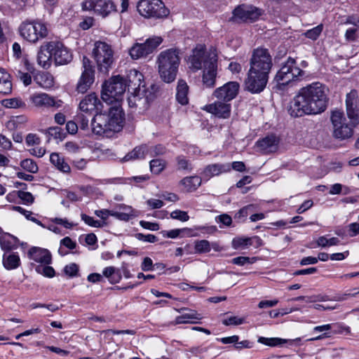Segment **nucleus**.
I'll return each instance as SVG.
<instances>
[{
    "instance_id": "f257e3e1",
    "label": "nucleus",
    "mask_w": 359,
    "mask_h": 359,
    "mask_svg": "<svg viewBox=\"0 0 359 359\" xmlns=\"http://www.w3.org/2000/svg\"><path fill=\"white\" fill-rule=\"evenodd\" d=\"M328 100L326 86L320 82H313L299 90L288 111L294 118L319 114L326 110Z\"/></svg>"
},
{
    "instance_id": "f03ea898",
    "label": "nucleus",
    "mask_w": 359,
    "mask_h": 359,
    "mask_svg": "<svg viewBox=\"0 0 359 359\" xmlns=\"http://www.w3.org/2000/svg\"><path fill=\"white\" fill-rule=\"evenodd\" d=\"M156 63L161 79L165 83H172L177 77L180 64L179 50L169 48L161 52L158 55Z\"/></svg>"
},
{
    "instance_id": "7ed1b4c3",
    "label": "nucleus",
    "mask_w": 359,
    "mask_h": 359,
    "mask_svg": "<svg viewBox=\"0 0 359 359\" xmlns=\"http://www.w3.org/2000/svg\"><path fill=\"white\" fill-rule=\"evenodd\" d=\"M125 79L120 75L114 76L102 85L101 97L108 104H112L121 100L126 90Z\"/></svg>"
},
{
    "instance_id": "20e7f679",
    "label": "nucleus",
    "mask_w": 359,
    "mask_h": 359,
    "mask_svg": "<svg viewBox=\"0 0 359 359\" xmlns=\"http://www.w3.org/2000/svg\"><path fill=\"white\" fill-rule=\"evenodd\" d=\"M92 54L99 72L107 74L114 63V51L111 45L97 41L94 43Z\"/></svg>"
},
{
    "instance_id": "39448f33",
    "label": "nucleus",
    "mask_w": 359,
    "mask_h": 359,
    "mask_svg": "<svg viewBox=\"0 0 359 359\" xmlns=\"http://www.w3.org/2000/svg\"><path fill=\"white\" fill-rule=\"evenodd\" d=\"M330 120L333 128L332 135L335 139L344 140L353 136V128L357 125H353L352 122L348 123L342 111H332Z\"/></svg>"
},
{
    "instance_id": "423d86ee",
    "label": "nucleus",
    "mask_w": 359,
    "mask_h": 359,
    "mask_svg": "<svg viewBox=\"0 0 359 359\" xmlns=\"http://www.w3.org/2000/svg\"><path fill=\"white\" fill-rule=\"evenodd\" d=\"M18 30L24 39L33 43L46 38L48 35L46 25L38 20L22 22Z\"/></svg>"
},
{
    "instance_id": "0eeeda50",
    "label": "nucleus",
    "mask_w": 359,
    "mask_h": 359,
    "mask_svg": "<svg viewBox=\"0 0 359 359\" xmlns=\"http://www.w3.org/2000/svg\"><path fill=\"white\" fill-rule=\"evenodd\" d=\"M139 13L147 18H166L170 11L161 0H140L137 6Z\"/></svg>"
},
{
    "instance_id": "6e6552de",
    "label": "nucleus",
    "mask_w": 359,
    "mask_h": 359,
    "mask_svg": "<svg viewBox=\"0 0 359 359\" xmlns=\"http://www.w3.org/2000/svg\"><path fill=\"white\" fill-rule=\"evenodd\" d=\"M304 74V71L297 66L296 60L290 57L281 65L274 79L278 84L285 86L302 76Z\"/></svg>"
},
{
    "instance_id": "1a4fd4ad",
    "label": "nucleus",
    "mask_w": 359,
    "mask_h": 359,
    "mask_svg": "<svg viewBox=\"0 0 359 359\" xmlns=\"http://www.w3.org/2000/svg\"><path fill=\"white\" fill-rule=\"evenodd\" d=\"M272 67V56L268 49L258 48L253 50L250 60L249 69L269 75Z\"/></svg>"
},
{
    "instance_id": "9d476101",
    "label": "nucleus",
    "mask_w": 359,
    "mask_h": 359,
    "mask_svg": "<svg viewBox=\"0 0 359 359\" xmlns=\"http://www.w3.org/2000/svg\"><path fill=\"white\" fill-rule=\"evenodd\" d=\"M161 36H154L147 39L144 43H136L130 49L129 54L133 60L147 57L153 53L162 43Z\"/></svg>"
},
{
    "instance_id": "9b49d317",
    "label": "nucleus",
    "mask_w": 359,
    "mask_h": 359,
    "mask_svg": "<svg viewBox=\"0 0 359 359\" xmlns=\"http://www.w3.org/2000/svg\"><path fill=\"white\" fill-rule=\"evenodd\" d=\"M81 8L84 11H93L102 18L116 11V6L112 0H84L81 3Z\"/></svg>"
},
{
    "instance_id": "f8f14e48",
    "label": "nucleus",
    "mask_w": 359,
    "mask_h": 359,
    "mask_svg": "<svg viewBox=\"0 0 359 359\" xmlns=\"http://www.w3.org/2000/svg\"><path fill=\"white\" fill-rule=\"evenodd\" d=\"M128 97L130 108L138 110L139 113L146 111L149 102L155 97L154 94L146 90L144 88L136 92H130Z\"/></svg>"
},
{
    "instance_id": "ddd939ff",
    "label": "nucleus",
    "mask_w": 359,
    "mask_h": 359,
    "mask_svg": "<svg viewBox=\"0 0 359 359\" xmlns=\"http://www.w3.org/2000/svg\"><path fill=\"white\" fill-rule=\"evenodd\" d=\"M269 79V75L249 69L245 81V88L251 93H260L265 89Z\"/></svg>"
},
{
    "instance_id": "4468645a",
    "label": "nucleus",
    "mask_w": 359,
    "mask_h": 359,
    "mask_svg": "<svg viewBox=\"0 0 359 359\" xmlns=\"http://www.w3.org/2000/svg\"><path fill=\"white\" fill-rule=\"evenodd\" d=\"M83 72L76 85V91L85 93L90 88L95 80V70L91 61L86 56L82 60Z\"/></svg>"
},
{
    "instance_id": "2eb2a0df",
    "label": "nucleus",
    "mask_w": 359,
    "mask_h": 359,
    "mask_svg": "<svg viewBox=\"0 0 359 359\" xmlns=\"http://www.w3.org/2000/svg\"><path fill=\"white\" fill-rule=\"evenodd\" d=\"M48 49L50 50L53 54V60L56 65H63L69 63L73 55L69 48L59 41L48 42Z\"/></svg>"
},
{
    "instance_id": "dca6fc26",
    "label": "nucleus",
    "mask_w": 359,
    "mask_h": 359,
    "mask_svg": "<svg viewBox=\"0 0 359 359\" xmlns=\"http://www.w3.org/2000/svg\"><path fill=\"white\" fill-rule=\"evenodd\" d=\"M211 58L212 55L208 54L204 46L197 45L189 57V68L194 71L201 69L207 66V63Z\"/></svg>"
},
{
    "instance_id": "f3484780",
    "label": "nucleus",
    "mask_w": 359,
    "mask_h": 359,
    "mask_svg": "<svg viewBox=\"0 0 359 359\" xmlns=\"http://www.w3.org/2000/svg\"><path fill=\"white\" fill-rule=\"evenodd\" d=\"M346 111L350 122L359 124V96L358 92L353 89L346 95Z\"/></svg>"
},
{
    "instance_id": "a211bd4d",
    "label": "nucleus",
    "mask_w": 359,
    "mask_h": 359,
    "mask_svg": "<svg viewBox=\"0 0 359 359\" xmlns=\"http://www.w3.org/2000/svg\"><path fill=\"white\" fill-rule=\"evenodd\" d=\"M233 18L242 22H252L259 19L262 11L252 5L238 6L233 11Z\"/></svg>"
},
{
    "instance_id": "6ab92c4d",
    "label": "nucleus",
    "mask_w": 359,
    "mask_h": 359,
    "mask_svg": "<svg viewBox=\"0 0 359 359\" xmlns=\"http://www.w3.org/2000/svg\"><path fill=\"white\" fill-rule=\"evenodd\" d=\"M240 85L236 81H229L215 89L212 93L217 100L229 103L238 95Z\"/></svg>"
},
{
    "instance_id": "aec40b11",
    "label": "nucleus",
    "mask_w": 359,
    "mask_h": 359,
    "mask_svg": "<svg viewBox=\"0 0 359 359\" xmlns=\"http://www.w3.org/2000/svg\"><path fill=\"white\" fill-rule=\"evenodd\" d=\"M203 109L218 118H229L231 114V104L230 103L219 100L206 104Z\"/></svg>"
},
{
    "instance_id": "412c9836",
    "label": "nucleus",
    "mask_w": 359,
    "mask_h": 359,
    "mask_svg": "<svg viewBox=\"0 0 359 359\" xmlns=\"http://www.w3.org/2000/svg\"><path fill=\"white\" fill-rule=\"evenodd\" d=\"M106 116L109 131L118 132L122 129L125 120L122 109L117 107H111Z\"/></svg>"
},
{
    "instance_id": "4be33fe9",
    "label": "nucleus",
    "mask_w": 359,
    "mask_h": 359,
    "mask_svg": "<svg viewBox=\"0 0 359 359\" xmlns=\"http://www.w3.org/2000/svg\"><path fill=\"white\" fill-rule=\"evenodd\" d=\"M204 67L202 81L206 88H213L215 86L216 78L217 74V59L216 55H212V58Z\"/></svg>"
},
{
    "instance_id": "5701e85b",
    "label": "nucleus",
    "mask_w": 359,
    "mask_h": 359,
    "mask_svg": "<svg viewBox=\"0 0 359 359\" xmlns=\"http://www.w3.org/2000/svg\"><path fill=\"white\" fill-rule=\"evenodd\" d=\"M102 104L95 93H91L86 95L79 104V109L81 111L89 114L93 116L98 114L101 111L100 107Z\"/></svg>"
},
{
    "instance_id": "b1692460",
    "label": "nucleus",
    "mask_w": 359,
    "mask_h": 359,
    "mask_svg": "<svg viewBox=\"0 0 359 359\" xmlns=\"http://www.w3.org/2000/svg\"><path fill=\"white\" fill-rule=\"evenodd\" d=\"M279 139L275 135H267L256 142L255 146L262 154H269L277 151Z\"/></svg>"
},
{
    "instance_id": "393cba45",
    "label": "nucleus",
    "mask_w": 359,
    "mask_h": 359,
    "mask_svg": "<svg viewBox=\"0 0 359 359\" xmlns=\"http://www.w3.org/2000/svg\"><path fill=\"white\" fill-rule=\"evenodd\" d=\"M126 83V89H128V93L130 92H136L142 90L141 88H144V86L142 85L144 76L142 74L136 69H130L125 78Z\"/></svg>"
},
{
    "instance_id": "a878e982",
    "label": "nucleus",
    "mask_w": 359,
    "mask_h": 359,
    "mask_svg": "<svg viewBox=\"0 0 359 359\" xmlns=\"http://www.w3.org/2000/svg\"><path fill=\"white\" fill-rule=\"evenodd\" d=\"M231 171L230 163H213L205 166L203 171L201 172V177L205 180L208 181L215 176H218L220 174L229 172Z\"/></svg>"
},
{
    "instance_id": "bb28decb",
    "label": "nucleus",
    "mask_w": 359,
    "mask_h": 359,
    "mask_svg": "<svg viewBox=\"0 0 359 359\" xmlns=\"http://www.w3.org/2000/svg\"><path fill=\"white\" fill-rule=\"evenodd\" d=\"M28 256L31 259L42 264H49L51 263V254L46 249L32 247L28 251Z\"/></svg>"
},
{
    "instance_id": "cd10ccee",
    "label": "nucleus",
    "mask_w": 359,
    "mask_h": 359,
    "mask_svg": "<svg viewBox=\"0 0 359 359\" xmlns=\"http://www.w3.org/2000/svg\"><path fill=\"white\" fill-rule=\"evenodd\" d=\"M30 100L37 107H55L58 108L61 106V104L56 102L52 97L46 93L33 94L30 96Z\"/></svg>"
},
{
    "instance_id": "c85d7f7f",
    "label": "nucleus",
    "mask_w": 359,
    "mask_h": 359,
    "mask_svg": "<svg viewBox=\"0 0 359 359\" xmlns=\"http://www.w3.org/2000/svg\"><path fill=\"white\" fill-rule=\"evenodd\" d=\"M104 114H97L91 119L92 131L97 135H104L109 131Z\"/></svg>"
},
{
    "instance_id": "c756f323",
    "label": "nucleus",
    "mask_w": 359,
    "mask_h": 359,
    "mask_svg": "<svg viewBox=\"0 0 359 359\" xmlns=\"http://www.w3.org/2000/svg\"><path fill=\"white\" fill-rule=\"evenodd\" d=\"M48 42L40 47L37 55V62L39 65L44 69L50 67L53 60V54L50 49H48Z\"/></svg>"
},
{
    "instance_id": "7c9ffc66",
    "label": "nucleus",
    "mask_w": 359,
    "mask_h": 359,
    "mask_svg": "<svg viewBox=\"0 0 359 359\" xmlns=\"http://www.w3.org/2000/svg\"><path fill=\"white\" fill-rule=\"evenodd\" d=\"M117 208L120 210H122V212L113 210L112 217L118 220L128 222L136 217L135 210L131 206L125 204H118Z\"/></svg>"
},
{
    "instance_id": "2f4dec72",
    "label": "nucleus",
    "mask_w": 359,
    "mask_h": 359,
    "mask_svg": "<svg viewBox=\"0 0 359 359\" xmlns=\"http://www.w3.org/2000/svg\"><path fill=\"white\" fill-rule=\"evenodd\" d=\"M2 264L6 270H14L21 264L20 256L18 252H4L2 258Z\"/></svg>"
},
{
    "instance_id": "473e14b6",
    "label": "nucleus",
    "mask_w": 359,
    "mask_h": 359,
    "mask_svg": "<svg viewBox=\"0 0 359 359\" xmlns=\"http://www.w3.org/2000/svg\"><path fill=\"white\" fill-rule=\"evenodd\" d=\"M19 242L17 237L10 233H5L0 236V246L5 252H10L11 250L17 249Z\"/></svg>"
},
{
    "instance_id": "72a5a7b5",
    "label": "nucleus",
    "mask_w": 359,
    "mask_h": 359,
    "mask_svg": "<svg viewBox=\"0 0 359 359\" xmlns=\"http://www.w3.org/2000/svg\"><path fill=\"white\" fill-rule=\"evenodd\" d=\"M202 177L197 175L185 177L180 180V184L183 186L184 191L192 192L196 191L201 184Z\"/></svg>"
},
{
    "instance_id": "f704fd0d",
    "label": "nucleus",
    "mask_w": 359,
    "mask_h": 359,
    "mask_svg": "<svg viewBox=\"0 0 359 359\" xmlns=\"http://www.w3.org/2000/svg\"><path fill=\"white\" fill-rule=\"evenodd\" d=\"M300 341L301 338H296L294 339L287 340L278 337L267 338L264 337H259L257 340L259 343L271 347L280 346L287 342H290V344L292 345Z\"/></svg>"
},
{
    "instance_id": "c9c22d12",
    "label": "nucleus",
    "mask_w": 359,
    "mask_h": 359,
    "mask_svg": "<svg viewBox=\"0 0 359 359\" xmlns=\"http://www.w3.org/2000/svg\"><path fill=\"white\" fill-rule=\"evenodd\" d=\"M212 349V346H205L203 345L198 346H193L189 349V352L194 355L199 357L201 359H213L216 357V353H210Z\"/></svg>"
},
{
    "instance_id": "e433bc0d",
    "label": "nucleus",
    "mask_w": 359,
    "mask_h": 359,
    "mask_svg": "<svg viewBox=\"0 0 359 359\" xmlns=\"http://www.w3.org/2000/svg\"><path fill=\"white\" fill-rule=\"evenodd\" d=\"M176 100L182 105L189 103V86L184 80L180 79L177 82Z\"/></svg>"
},
{
    "instance_id": "4c0bfd02",
    "label": "nucleus",
    "mask_w": 359,
    "mask_h": 359,
    "mask_svg": "<svg viewBox=\"0 0 359 359\" xmlns=\"http://www.w3.org/2000/svg\"><path fill=\"white\" fill-rule=\"evenodd\" d=\"M50 163L60 171L65 173H69L71 168L64 157L57 153H52L50 156Z\"/></svg>"
},
{
    "instance_id": "58836bf2",
    "label": "nucleus",
    "mask_w": 359,
    "mask_h": 359,
    "mask_svg": "<svg viewBox=\"0 0 359 359\" xmlns=\"http://www.w3.org/2000/svg\"><path fill=\"white\" fill-rule=\"evenodd\" d=\"M147 154H149V147L145 144L140 145L135 147L132 151L128 153L123 157V161H128L130 160L144 158Z\"/></svg>"
},
{
    "instance_id": "ea45409f",
    "label": "nucleus",
    "mask_w": 359,
    "mask_h": 359,
    "mask_svg": "<svg viewBox=\"0 0 359 359\" xmlns=\"http://www.w3.org/2000/svg\"><path fill=\"white\" fill-rule=\"evenodd\" d=\"M12 92L11 76L4 69L0 68V93L8 95Z\"/></svg>"
},
{
    "instance_id": "a19ab883",
    "label": "nucleus",
    "mask_w": 359,
    "mask_h": 359,
    "mask_svg": "<svg viewBox=\"0 0 359 359\" xmlns=\"http://www.w3.org/2000/svg\"><path fill=\"white\" fill-rule=\"evenodd\" d=\"M102 274L107 278L111 284H116L121 281V274L118 269L114 266H107L102 271Z\"/></svg>"
},
{
    "instance_id": "79ce46f5",
    "label": "nucleus",
    "mask_w": 359,
    "mask_h": 359,
    "mask_svg": "<svg viewBox=\"0 0 359 359\" xmlns=\"http://www.w3.org/2000/svg\"><path fill=\"white\" fill-rule=\"evenodd\" d=\"M201 316L194 311H191L189 313H184L175 318V323L177 324L182 323H194L196 320H201Z\"/></svg>"
},
{
    "instance_id": "37998d69",
    "label": "nucleus",
    "mask_w": 359,
    "mask_h": 359,
    "mask_svg": "<svg viewBox=\"0 0 359 359\" xmlns=\"http://www.w3.org/2000/svg\"><path fill=\"white\" fill-rule=\"evenodd\" d=\"M34 80L41 87L48 88L53 84V79L48 73H39L34 76Z\"/></svg>"
},
{
    "instance_id": "c03bdc74",
    "label": "nucleus",
    "mask_w": 359,
    "mask_h": 359,
    "mask_svg": "<svg viewBox=\"0 0 359 359\" xmlns=\"http://www.w3.org/2000/svg\"><path fill=\"white\" fill-rule=\"evenodd\" d=\"M150 170L155 175H159L166 167V161L161 158H155L150 161Z\"/></svg>"
},
{
    "instance_id": "a18cd8bd",
    "label": "nucleus",
    "mask_w": 359,
    "mask_h": 359,
    "mask_svg": "<svg viewBox=\"0 0 359 359\" xmlns=\"http://www.w3.org/2000/svg\"><path fill=\"white\" fill-rule=\"evenodd\" d=\"M2 104L6 108H25L26 104L20 97H13L2 100Z\"/></svg>"
},
{
    "instance_id": "49530a36",
    "label": "nucleus",
    "mask_w": 359,
    "mask_h": 359,
    "mask_svg": "<svg viewBox=\"0 0 359 359\" xmlns=\"http://www.w3.org/2000/svg\"><path fill=\"white\" fill-rule=\"evenodd\" d=\"M232 245L235 249H245L249 246L253 245L252 239L248 237L234 238L232 241Z\"/></svg>"
},
{
    "instance_id": "de8ad7c7",
    "label": "nucleus",
    "mask_w": 359,
    "mask_h": 359,
    "mask_svg": "<svg viewBox=\"0 0 359 359\" xmlns=\"http://www.w3.org/2000/svg\"><path fill=\"white\" fill-rule=\"evenodd\" d=\"M343 348H332L325 351L322 354L319 355L316 359H337L341 357Z\"/></svg>"
},
{
    "instance_id": "09e8293b",
    "label": "nucleus",
    "mask_w": 359,
    "mask_h": 359,
    "mask_svg": "<svg viewBox=\"0 0 359 359\" xmlns=\"http://www.w3.org/2000/svg\"><path fill=\"white\" fill-rule=\"evenodd\" d=\"M81 219L88 226L95 228H102L107 225L105 222H100L99 220L94 219L93 217L88 216L86 214L81 215Z\"/></svg>"
},
{
    "instance_id": "8fccbe9b",
    "label": "nucleus",
    "mask_w": 359,
    "mask_h": 359,
    "mask_svg": "<svg viewBox=\"0 0 359 359\" xmlns=\"http://www.w3.org/2000/svg\"><path fill=\"white\" fill-rule=\"evenodd\" d=\"M46 133L48 136L52 137L54 139H58L60 141L63 140L66 137V133L58 126L50 127L47 130Z\"/></svg>"
},
{
    "instance_id": "3c124183",
    "label": "nucleus",
    "mask_w": 359,
    "mask_h": 359,
    "mask_svg": "<svg viewBox=\"0 0 359 359\" xmlns=\"http://www.w3.org/2000/svg\"><path fill=\"white\" fill-rule=\"evenodd\" d=\"M20 166L27 172L32 173L37 172L39 168L36 163L30 158H27L21 161Z\"/></svg>"
},
{
    "instance_id": "603ef678",
    "label": "nucleus",
    "mask_w": 359,
    "mask_h": 359,
    "mask_svg": "<svg viewBox=\"0 0 359 359\" xmlns=\"http://www.w3.org/2000/svg\"><path fill=\"white\" fill-rule=\"evenodd\" d=\"M194 248L198 253L209 252L211 250L210 242L207 240L196 241Z\"/></svg>"
},
{
    "instance_id": "864d4df0",
    "label": "nucleus",
    "mask_w": 359,
    "mask_h": 359,
    "mask_svg": "<svg viewBox=\"0 0 359 359\" xmlns=\"http://www.w3.org/2000/svg\"><path fill=\"white\" fill-rule=\"evenodd\" d=\"M15 74L18 79L23 82L25 86H29L32 83L31 74L25 72L22 69H15Z\"/></svg>"
},
{
    "instance_id": "5fc2aeb1",
    "label": "nucleus",
    "mask_w": 359,
    "mask_h": 359,
    "mask_svg": "<svg viewBox=\"0 0 359 359\" xmlns=\"http://www.w3.org/2000/svg\"><path fill=\"white\" fill-rule=\"evenodd\" d=\"M91 117L92 116H90L89 114L82 111L76 116L77 121L81 130H86L88 129V123Z\"/></svg>"
},
{
    "instance_id": "6e6d98bb",
    "label": "nucleus",
    "mask_w": 359,
    "mask_h": 359,
    "mask_svg": "<svg viewBox=\"0 0 359 359\" xmlns=\"http://www.w3.org/2000/svg\"><path fill=\"white\" fill-rule=\"evenodd\" d=\"M257 261L256 257H237L231 259V263L238 266H244L246 264H252Z\"/></svg>"
},
{
    "instance_id": "4d7b16f0",
    "label": "nucleus",
    "mask_w": 359,
    "mask_h": 359,
    "mask_svg": "<svg viewBox=\"0 0 359 359\" xmlns=\"http://www.w3.org/2000/svg\"><path fill=\"white\" fill-rule=\"evenodd\" d=\"M38 266L36 267V271L46 277L53 278L55 276V270L52 266Z\"/></svg>"
},
{
    "instance_id": "13d9d810",
    "label": "nucleus",
    "mask_w": 359,
    "mask_h": 359,
    "mask_svg": "<svg viewBox=\"0 0 359 359\" xmlns=\"http://www.w3.org/2000/svg\"><path fill=\"white\" fill-rule=\"evenodd\" d=\"M323 29V25H319L311 29L307 30L305 32V36L308 39H311L312 40H316L321 34Z\"/></svg>"
},
{
    "instance_id": "bf43d9fd",
    "label": "nucleus",
    "mask_w": 359,
    "mask_h": 359,
    "mask_svg": "<svg viewBox=\"0 0 359 359\" xmlns=\"http://www.w3.org/2000/svg\"><path fill=\"white\" fill-rule=\"evenodd\" d=\"M176 161L177 163L179 170H186L191 171L192 170V167L189 160L186 158L185 156L181 155L176 157Z\"/></svg>"
},
{
    "instance_id": "052dcab7",
    "label": "nucleus",
    "mask_w": 359,
    "mask_h": 359,
    "mask_svg": "<svg viewBox=\"0 0 359 359\" xmlns=\"http://www.w3.org/2000/svg\"><path fill=\"white\" fill-rule=\"evenodd\" d=\"M170 217L173 219H177L181 222H187L189 219V216L188 215L187 212L175 210L170 213Z\"/></svg>"
},
{
    "instance_id": "680f3d73",
    "label": "nucleus",
    "mask_w": 359,
    "mask_h": 359,
    "mask_svg": "<svg viewBox=\"0 0 359 359\" xmlns=\"http://www.w3.org/2000/svg\"><path fill=\"white\" fill-rule=\"evenodd\" d=\"M358 31L359 28L358 27H349L346 29L345 32V39L347 41H355L358 38Z\"/></svg>"
},
{
    "instance_id": "e2e57ef3",
    "label": "nucleus",
    "mask_w": 359,
    "mask_h": 359,
    "mask_svg": "<svg viewBox=\"0 0 359 359\" xmlns=\"http://www.w3.org/2000/svg\"><path fill=\"white\" fill-rule=\"evenodd\" d=\"M79 266L75 263L67 264L64 268V272L69 277H75L78 276Z\"/></svg>"
},
{
    "instance_id": "0e129e2a",
    "label": "nucleus",
    "mask_w": 359,
    "mask_h": 359,
    "mask_svg": "<svg viewBox=\"0 0 359 359\" xmlns=\"http://www.w3.org/2000/svg\"><path fill=\"white\" fill-rule=\"evenodd\" d=\"M149 153L152 157L161 156L166 153V148L162 144H157L149 148Z\"/></svg>"
},
{
    "instance_id": "69168bd1",
    "label": "nucleus",
    "mask_w": 359,
    "mask_h": 359,
    "mask_svg": "<svg viewBox=\"0 0 359 359\" xmlns=\"http://www.w3.org/2000/svg\"><path fill=\"white\" fill-rule=\"evenodd\" d=\"M245 322L243 318H239L238 316H230L223 320L222 323L226 326L229 325H239Z\"/></svg>"
},
{
    "instance_id": "338daca9",
    "label": "nucleus",
    "mask_w": 359,
    "mask_h": 359,
    "mask_svg": "<svg viewBox=\"0 0 359 359\" xmlns=\"http://www.w3.org/2000/svg\"><path fill=\"white\" fill-rule=\"evenodd\" d=\"M135 238L139 240V241H144V242H147V243H155L158 241V238L157 237L155 236V235H153V234H147V235H144L142 233H137L135 235Z\"/></svg>"
},
{
    "instance_id": "774afa93",
    "label": "nucleus",
    "mask_w": 359,
    "mask_h": 359,
    "mask_svg": "<svg viewBox=\"0 0 359 359\" xmlns=\"http://www.w3.org/2000/svg\"><path fill=\"white\" fill-rule=\"evenodd\" d=\"M348 234L350 237H354L359 234V223L353 222L347 226Z\"/></svg>"
}]
</instances>
